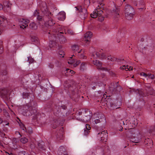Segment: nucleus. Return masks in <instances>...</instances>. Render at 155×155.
Returning a JSON list of instances; mask_svg holds the SVG:
<instances>
[{
    "label": "nucleus",
    "instance_id": "obj_1",
    "mask_svg": "<svg viewBox=\"0 0 155 155\" xmlns=\"http://www.w3.org/2000/svg\"><path fill=\"white\" fill-rule=\"evenodd\" d=\"M40 7L44 15L46 21V24L51 27L55 24V21L53 20V15L48 10L46 4L45 2H42L40 5Z\"/></svg>",
    "mask_w": 155,
    "mask_h": 155
},
{
    "label": "nucleus",
    "instance_id": "obj_2",
    "mask_svg": "<svg viewBox=\"0 0 155 155\" xmlns=\"http://www.w3.org/2000/svg\"><path fill=\"white\" fill-rule=\"evenodd\" d=\"M37 106V103L34 101L27 104L25 107V111L22 113L23 115L28 116L35 114L36 112Z\"/></svg>",
    "mask_w": 155,
    "mask_h": 155
},
{
    "label": "nucleus",
    "instance_id": "obj_3",
    "mask_svg": "<svg viewBox=\"0 0 155 155\" xmlns=\"http://www.w3.org/2000/svg\"><path fill=\"white\" fill-rule=\"evenodd\" d=\"M73 82L72 81L68 80L65 81L64 85L65 89H69V91H71L72 97L71 96V97L76 101L77 100L75 98L77 99L79 97L77 93L78 89L73 86Z\"/></svg>",
    "mask_w": 155,
    "mask_h": 155
},
{
    "label": "nucleus",
    "instance_id": "obj_4",
    "mask_svg": "<svg viewBox=\"0 0 155 155\" xmlns=\"http://www.w3.org/2000/svg\"><path fill=\"white\" fill-rule=\"evenodd\" d=\"M125 15L126 18L131 20L134 15L135 11L133 7L130 5H127L125 7Z\"/></svg>",
    "mask_w": 155,
    "mask_h": 155
},
{
    "label": "nucleus",
    "instance_id": "obj_5",
    "mask_svg": "<svg viewBox=\"0 0 155 155\" xmlns=\"http://www.w3.org/2000/svg\"><path fill=\"white\" fill-rule=\"evenodd\" d=\"M119 81L117 82H113L110 86L109 90L110 91L114 94H118L122 91V87L118 84Z\"/></svg>",
    "mask_w": 155,
    "mask_h": 155
},
{
    "label": "nucleus",
    "instance_id": "obj_6",
    "mask_svg": "<svg viewBox=\"0 0 155 155\" xmlns=\"http://www.w3.org/2000/svg\"><path fill=\"white\" fill-rule=\"evenodd\" d=\"M76 10L79 11V14H78L80 18L82 19H85L87 16V10L85 8H82L81 6L78 7H75Z\"/></svg>",
    "mask_w": 155,
    "mask_h": 155
},
{
    "label": "nucleus",
    "instance_id": "obj_7",
    "mask_svg": "<svg viewBox=\"0 0 155 155\" xmlns=\"http://www.w3.org/2000/svg\"><path fill=\"white\" fill-rule=\"evenodd\" d=\"M107 131H103L98 133L97 135L98 140L103 142L106 141L107 138Z\"/></svg>",
    "mask_w": 155,
    "mask_h": 155
},
{
    "label": "nucleus",
    "instance_id": "obj_8",
    "mask_svg": "<svg viewBox=\"0 0 155 155\" xmlns=\"http://www.w3.org/2000/svg\"><path fill=\"white\" fill-rule=\"evenodd\" d=\"M8 91L7 89L4 88L0 90V96L3 99H8Z\"/></svg>",
    "mask_w": 155,
    "mask_h": 155
},
{
    "label": "nucleus",
    "instance_id": "obj_9",
    "mask_svg": "<svg viewBox=\"0 0 155 155\" xmlns=\"http://www.w3.org/2000/svg\"><path fill=\"white\" fill-rule=\"evenodd\" d=\"M93 64L97 66V69L102 71H108V70L107 68L102 67V63L99 61L97 60H94L93 61Z\"/></svg>",
    "mask_w": 155,
    "mask_h": 155
},
{
    "label": "nucleus",
    "instance_id": "obj_10",
    "mask_svg": "<svg viewBox=\"0 0 155 155\" xmlns=\"http://www.w3.org/2000/svg\"><path fill=\"white\" fill-rule=\"evenodd\" d=\"M65 146H61L58 149L57 153L58 155H68Z\"/></svg>",
    "mask_w": 155,
    "mask_h": 155
},
{
    "label": "nucleus",
    "instance_id": "obj_11",
    "mask_svg": "<svg viewBox=\"0 0 155 155\" xmlns=\"http://www.w3.org/2000/svg\"><path fill=\"white\" fill-rule=\"evenodd\" d=\"M23 97L24 98L29 99L30 102H31L32 101H33V100L34 99V96L32 94L23 92Z\"/></svg>",
    "mask_w": 155,
    "mask_h": 155
},
{
    "label": "nucleus",
    "instance_id": "obj_12",
    "mask_svg": "<svg viewBox=\"0 0 155 155\" xmlns=\"http://www.w3.org/2000/svg\"><path fill=\"white\" fill-rule=\"evenodd\" d=\"M63 127H62L56 134V137L58 140H63Z\"/></svg>",
    "mask_w": 155,
    "mask_h": 155
},
{
    "label": "nucleus",
    "instance_id": "obj_13",
    "mask_svg": "<svg viewBox=\"0 0 155 155\" xmlns=\"http://www.w3.org/2000/svg\"><path fill=\"white\" fill-rule=\"evenodd\" d=\"M92 33L90 31L87 32L84 35V41L86 42H89L92 37Z\"/></svg>",
    "mask_w": 155,
    "mask_h": 155
},
{
    "label": "nucleus",
    "instance_id": "obj_14",
    "mask_svg": "<svg viewBox=\"0 0 155 155\" xmlns=\"http://www.w3.org/2000/svg\"><path fill=\"white\" fill-rule=\"evenodd\" d=\"M141 139V135L140 134L137 136L135 135L131 139V141L134 143H138L140 141Z\"/></svg>",
    "mask_w": 155,
    "mask_h": 155
},
{
    "label": "nucleus",
    "instance_id": "obj_15",
    "mask_svg": "<svg viewBox=\"0 0 155 155\" xmlns=\"http://www.w3.org/2000/svg\"><path fill=\"white\" fill-rule=\"evenodd\" d=\"M125 33V29L124 28H123L119 30L117 35L119 38H122L124 37Z\"/></svg>",
    "mask_w": 155,
    "mask_h": 155
},
{
    "label": "nucleus",
    "instance_id": "obj_16",
    "mask_svg": "<svg viewBox=\"0 0 155 155\" xmlns=\"http://www.w3.org/2000/svg\"><path fill=\"white\" fill-rule=\"evenodd\" d=\"M58 19L61 21H63L65 19V13L64 12H61L58 14Z\"/></svg>",
    "mask_w": 155,
    "mask_h": 155
},
{
    "label": "nucleus",
    "instance_id": "obj_17",
    "mask_svg": "<svg viewBox=\"0 0 155 155\" xmlns=\"http://www.w3.org/2000/svg\"><path fill=\"white\" fill-rule=\"evenodd\" d=\"M135 92L137 94H138L139 96L141 97H146L148 95V94L147 93H144L143 92L142 90L137 89L136 91H135Z\"/></svg>",
    "mask_w": 155,
    "mask_h": 155
},
{
    "label": "nucleus",
    "instance_id": "obj_18",
    "mask_svg": "<svg viewBox=\"0 0 155 155\" xmlns=\"http://www.w3.org/2000/svg\"><path fill=\"white\" fill-rule=\"evenodd\" d=\"M107 104L109 105V107H110V110L117 109L119 108L115 104H114L112 102H110L109 104L108 103Z\"/></svg>",
    "mask_w": 155,
    "mask_h": 155
},
{
    "label": "nucleus",
    "instance_id": "obj_19",
    "mask_svg": "<svg viewBox=\"0 0 155 155\" xmlns=\"http://www.w3.org/2000/svg\"><path fill=\"white\" fill-rule=\"evenodd\" d=\"M7 22V21L6 18L4 16L0 17V25L4 26V24Z\"/></svg>",
    "mask_w": 155,
    "mask_h": 155
},
{
    "label": "nucleus",
    "instance_id": "obj_20",
    "mask_svg": "<svg viewBox=\"0 0 155 155\" xmlns=\"http://www.w3.org/2000/svg\"><path fill=\"white\" fill-rule=\"evenodd\" d=\"M29 21V20L27 19H25L22 18L20 20V23H24L25 25H22V26H24V28H25L26 26H28V24Z\"/></svg>",
    "mask_w": 155,
    "mask_h": 155
},
{
    "label": "nucleus",
    "instance_id": "obj_21",
    "mask_svg": "<svg viewBox=\"0 0 155 155\" xmlns=\"http://www.w3.org/2000/svg\"><path fill=\"white\" fill-rule=\"evenodd\" d=\"M72 50L75 52H77L78 53H80L82 50L79 51V46L78 45H74L72 47Z\"/></svg>",
    "mask_w": 155,
    "mask_h": 155
},
{
    "label": "nucleus",
    "instance_id": "obj_22",
    "mask_svg": "<svg viewBox=\"0 0 155 155\" xmlns=\"http://www.w3.org/2000/svg\"><path fill=\"white\" fill-rule=\"evenodd\" d=\"M61 109V106H56V107L54 110V114H55L56 115L58 114L60 112Z\"/></svg>",
    "mask_w": 155,
    "mask_h": 155
},
{
    "label": "nucleus",
    "instance_id": "obj_23",
    "mask_svg": "<svg viewBox=\"0 0 155 155\" xmlns=\"http://www.w3.org/2000/svg\"><path fill=\"white\" fill-rule=\"evenodd\" d=\"M149 132L152 135L155 134V124L153 126H152L150 127L149 130Z\"/></svg>",
    "mask_w": 155,
    "mask_h": 155
},
{
    "label": "nucleus",
    "instance_id": "obj_24",
    "mask_svg": "<svg viewBox=\"0 0 155 155\" xmlns=\"http://www.w3.org/2000/svg\"><path fill=\"white\" fill-rule=\"evenodd\" d=\"M37 19L38 23L41 25L44 23V21L43 19H42V17L40 15L37 17Z\"/></svg>",
    "mask_w": 155,
    "mask_h": 155
},
{
    "label": "nucleus",
    "instance_id": "obj_25",
    "mask_svg": "<svg viewBox=\"0 0 155 155\" xmlns=\"http://www.w3.org/2000/svg\"><path fill=\"white\" fill-rule=\"evenodd\" d=\"M59 39L60 42L61 44H64L66 42L67 40L62 35H60L59 38Z\"/></svg>",
    "mask_w": 155,
    "mask_h": 155
},
{
    "label": "nucleus",
    "instance_id": "obj_26",
    "mask_svg": "<svg viewBox=\"0 0 155 155\" xmlns=\"http://www.w3.org/2000/svg\"><path fill=\"white\" fill-rule=\"evenodd\" d=\"M128 66H125V65L123 66L122 67H120V68L121 69L124 70V69L126 71H127L128 70L130 71L131 70H133V67L131 66H130L129 67V68H128L127 67Z\"/></svg>",
    "mask_w": 155,
    "mask_h": 155
},
{
    "label": "nucleus",
    "instance_id": "obj_27",
    "mask_svg": "<svg viewBox=\"0 0 155 155\" xmlns=\"http://www.w3.org/2000/svg\"><path fill=\"white\" fill-rule=\"evenodd\" d=\"M38 146L40 149L42 150H45L44 143L43 142L38 143Z\"/></svg>",
    "mask_w": 155,
    "mask_h": 155
},
{
    "label": "nucleus",
    "instance_id": "obj_28",
    "mask_svg": "<svg viewBox=\"0 0 155 155\" xmlns=\"http://www.w3.org/2000/svg\"><path fill=\"white\" fill-rule=\"evenodd\" d=\"M30 28L32 29L35 30L37 28V26L34 22H32L30 23L29 25Z\"/></svg>",
    "mask_w": 155,
    "mask_h": 155
},
{
    "label": "nucleus",
    "instance_id": "obj_29",
    "mask_svg": "<svg viewBox=\"0 0 155 155\" xmlns=\"http://www.w3.org/2000/svg\"><path fill=\"white\" fill-rule=\"evenodd\" d=\"M91 116L90 115H88L87 116H85L84 117V119L82 120V121L86 122L89 121L91 119Z\"/></svg>",
    "mask_w": 155,
    "mask_h": 155
},
{
    "label": "nucleus",
    "instance_id": "obj_30",
    "mask_svg": "<svg viewBox=\"0 0 155 155\" xmlns=\"http://www.w3.org/2000/svg\"><path fill=\"white\" fill-rule=\"evenodd\" d=\"M107 59L108 60H110V61H113V62H114V61H118V60L119 59H117V58L114 57H112L110 55L109 56H108L107 57Z\"/></svg>",
    "mask_w": 155,
    "mask_h": 155
},
{
    "label": "nucleus",
    "instance_id": "obj_31",
    "mask_svg": "<svg viewBox=\"0 0 155 155\" xmlns=\"http://www.w3.org/2000/svg\"><path fill=\"white\" fill-rule=\"evenodd\" d=\"M41 114L40 113H37L34 116L33 119L34 120L36 119L37 120H40L41 117Z\"/></svg>",
    "mask_w": 155,
    "mask_h": 155
},
{
    "label": "nucleus",
    "instance_id": "obj_32",
    "mask_svg": "<svg viewBox=\"0 0 155 155\" xmlns=\"http://www.w3.org/2000/svg\"><path fill=\"white\" fill-rule=\"evenodd\" d=\"M73 56H74V55H72V57H70L68 61V63L69 64H74L75 62V59H72V57Z\"/></svg>",
    "mask_w": 155,
    "mask_h": 155
},
{
    "label": "nucleus",
    "instance_id": "obj_33",
    "mask_svg": "<svg viewBox=\"0 0 155 155\" xmlns=\"http://www.w3.org/2000/svg\"><path fill=\"white\" fill-rule=\"evenodd\" d=\"M87 64L86 63L84 62H82L80 66V69L81 70L83 71L86 69Z\"/></svg>",
    "mask_w": 155,
    "mask_h": 155
},
{
    "label": "nucleus",
    "instance_id": "obj_34",
    "mask_svg": "<svg viewBox=\"0 0 155 155\" xmlns=\"http://www.w3.org/2000/svg\"><path fill=\"white\" fill-rule=\"evenodd\" d=\"M3 4L4 6H6L9 8L12 4L8 1H5L3 2Z\"/></svg>",
    "mask_w": 155,
    "mask_h": 155
},
{
    "label": "nucleus",
    "instance_id": "obj_35",
    "mask_svg": "<svg viewBox=\"0 0 155 155\" xmlns=\"http://www.w3.org/2000/svg\"><path fill=\"white\" fill-rule=\"evenodd\" d=\"M95 11L97 16L99 17L101 16L103 13L102 10H101V9H100L99 10L96 9Z\"/></svg>",
    "mask_w": 155,
    "mask_h": 155
},
{
    "label": "nucleus",
    "instance_id": "obj_36",
    "mask_svg": "<svg viewBox=\"0 0 155 155\" xmlns=\"http://www.w3.org/2000/svg\"><path fill=\"white\" fill-rule=\"evenodd\" d=\"M56 45L55 42L52 41H50L49 42V47L50 48H51L54 47Z\"/></svg>",
    "mask_w": 155,
    "mask_h": 155
},
{
    "label": "nucleus",
    "instance_id": "obj_37",
    "mask_svg": "<svg viewBox=\"0 0 155 155\" xmlns=\"http://www.w3.org/2000/svg\"><path fill=\"white\" fill-rule=\"evenodd\" d=\"M100 54L98 52H94L93 53V54H92V56L96 58H100Z\"/></svg>",
    "mask_w": 155,
    "mask_h": 155
},
{
    "label": "nucleus",
    "instance_id": "obj_38",
    "mask_svg": "<svg viewBox=\"0 0 155 155\" xmlns=\"http://www.w3.org/2000/svg\"><path fill=\"white\" fill-rule=\"evenodd\" d=\"M151 142L152 143V140L148 138L146 139L144 141L145 144H148L149 143H150Z\"/></svg>",
    "mask_w": 155,
    "mask_h": 155
},
{
    "label": "nucleus",
    "instance_id": "obj_39",
    "mask_svg": "<svg viewBox=\"0 0 155 155\" xmlns=\"http://www.w3.org/2000/svg\"><path fill=\"white\" fill-rule=\"evenodd\" d=\"M2 42V41L1 40H0V54H1L3 52Z\"/></svg>",
    "mask_w": 155,
    "mask_h": 155
},
{
    "label": "nucleus",
    "instance_id": "obj_40",
    "mask_svg": "<svg viewBox=\"0 0 155 155\" xmlns=\"http://www.w3.org/2000/svg\"><path fill=\"white\" fill-rule=\"evenodd\" d=\"M78 53V56L79 58L84 59L86 58V56L82 53Z\"/></svg>",
    "mask_w": 155,
    "mask_h": 155
},
{
    "label": "nucleus",
    "instance_id": "obj_41",
    "mask_svg": "<svg viewBox=\"0 0 155 155\" xmlns=\"http://www.w3.org/2000/svg\"><path fill=\"white\" fill-rule=\"evenodd\" d=\"M31 40L32 42L38 41V38L35 36H31Z\"/></svg>",
    "mask_w": 155,
    "mask_h": 155
},
{
    "label": "nucleus",
    "instance_id": "obj_42",
    "mask_svg": "<svg viewBox=\"0 0 155 155\" xmlns=\"http://www.w3.org/2000/svg\"><path fill=\"white\" fill-rule=\"evenodd\" d=\"M21 142L23 143H25L28 142V139L25 137L22 138L20 140Z\"/></svg>",
    "mask_w": 155,
    "mask_h": 155
},
{
    "label": "nucleus",
    "instance_id": "obj_43",
    "mask_svg": "<svg viewBox=\"0 0 155 155\" xmlns=\"http://www.w3.org/2000/svg\"><path fill=\"white\" fill-rule=\"evenodd\" d=\"M39 14L40 13L39 12V10H35L34 12V13L33 15L35 17H38V16L40 15Z\"/></svg>",
    "mask_w": 155,
    "mask_h": 155
},
{
    "label": "nucleus",
    "instance_id": "obj_44",
    "mask_svg": "<svg viewBox=\"0 0 155 155\" xmlns=\"http://www.w3.org/2000/svg\"><path fill=\"white\" fill-rule=\"evenodd\" d=\"M39 14L40 13L39 12V10H35L34 12V13L33 15L35 17H38V16L40 15Z\"/></svg>",
    "mask_w": 155,
    "mask_h": 155
},
{
    "label": "nucleus",
    "instance_id": "obj_45",
    "mask_svg": "<svg viewBox=\"0 0 155 155\" xmlns=\"http://www.w3.org/2000/svg\"><path fill=\"white\" fill-rule=\"evenodd\" d=\"M91 18H96L98 16L96 12L95 11V12H94L93 14H91Z\"/></svg>",
    "mask_w": 155,
    "mask_h": 155
},
{
    "label": "nucleus",
    "instance_id": "obj_46",
    "mask_svg": "<svg viewBox=\"0 0 155 155\" xmlns=\"http://www.w3.org/2000/svg\"><path fill=\"white\" fill-rule=\"evenodd\" d=\"M149 78H150L152 79H153L154 78V76L153 74H147V76Z\"/></svg>",
    "mask_w": 155,
    "mask_h": 155
},
{
    "label": "nucleus",
    "instance_id": "obj_47",
    "mask_svg": "<svg viewBox=\"0 0 155 155\" xmlns=\"http://www.w3.org/2000/svg\"><path fill=\"white\" fill-rule=\"evenodd\" d=\"M19 125L21 128L23 130H26V128L25 127V125L22 123L20 124Z\"/></svg>",
    "mask_w": 155,
    "mask_h": 155
},
{
    "label": "nucleus",
    "instance_id": "obj_48",
    "mask_svg": "<svg viewBox=\"0 0 155 155\" xmlns=\"http://www.w3.org/2000/svg\"><path fill=\"white\" fill-rule=\"evenodd\" d=\"M18 155H29V154L26 153L24 151H21L19 152Z\"/></svg>",
    "mask_w": 155,
    "mask_h": 155
},
{
    "label": "nucleus",
    "instance_id": "obj_49",
    "mask_svg": "<svg viewBox=\"0 0 155 155\" xmlns=\"http://www.w3.org/2000/svg\"><path fill=\"white\" fill-rule=\"evenodd\" d=\"M68 33L70 35H73L74 34V33L73 31L71 29H69L68 30Z\"/></svg>",
    "mask_w": 155,
    "mask_h": 155
},
{
    "label": "nucleus",
    "instance_id": "obj_50",
    "mask_svg": "<svg viewBox=\"0 0 155 155\" xmlns=\"http://www.w3.org/2000/svg\"><path fill=\"white\" fill-rule=\"evenodd\" d=\"M107 69L108 70L107 71L109 72L110 75L112 76H115V74L114 72L112 71H110V70L109 69H108L107 68Z\"/></svg>",
    "mask_w": 155,
    "mask_h": 155
},
{
    "label": "nucleus",
    "instance_id": "obj_51",
    "mask_svg": "<svg viewBox=\"0 0 155 155\" xmlns=\"http://www.w3.org/2000/svg\"><path fill=\"white\" fill-rule=\"evenodd\" d=\"M90 132V131L87 130L86 129H84V134L85 136H87Z\"/></svg>",
    "mask_w": 155,
    "mask_h": 155
},
{
    "label": "nucleus",
    "instance_id": "obj_52",
    "mask_svg": "<svg viewBox=\"0 0 155 155\" xmlns=\"http://www.w3.org/2000/svg\"><path fill=\"white\" fill-rule=\"evenodd\" d=\"M106 58V56L104 53H102L100 54V58L103 59Z\"/></svg>",
    "mask_w": 155,
    "mask_h": 155
},
{
    "label": "nucleus",
    "instance_id": "obj_53",
    "mask_svg": "<svg viewBox=\"0 0 155 155\" xmlns=\"http://www.w3.org/2000/svg\"><path fill=\"white\" fill-rule=\"evenodd\" d=\"M91 127H90V126L88 124H86V125L85 128H84L85 129H86L87 130L89 131L91 129Z\"/></svg>",
    "mask_w": 155,
    "mask_h": 155
},
{
    "label": "nucleus",
    "instance_id": "obj_54",
    "mask_svg": "<svg viewBox=\"0 0 155 155\" xmlns=\"http://www.w3.org/2000/svg\"><path fill=\"white\" fill-rule=\"evenodd\" d=\"M80 63V61L79 60L77 61L76 63L74 64V67H76Z\"/></svg>",
    "mask_w": 155,
    "mask_h": 155
},
{
    "label": "nucleus",
    "instance_id": "obj_55",
    "mask_svg": "<svg viewBox=\"0 0 155 155\" xmlns=\"http://www.w3.org/2000/svg\"><path fill=\"white\" fill-rule=\"evenodd\" d=\"M140 74L141 76H143L146 78L147 76V74L143 72L141 73Z\"/></svg>",
    "mask_w": 155,
    "mask_h": 155
},
{
    "label": "nucleus",
    "instance_id": "obj_56",
    "mask_svg": "<svg viewBox=\"0 0 155 155\" xmlns=\"http://www.w3.org/2000/svg\"><path fill=\"white\" fill-rule=\"evenodd\" d=\"M104 17H101V16L98 17V20L99 21L102 22L104 20Z\"/></svg>",
    "mask_w": 155,
    "mask_h": 155
},
{
    "label": "nucleus",
    "instance_id": "obj_57",
    "mask_svg": "<svg viewBox=\"0 0 155 155\" xmlns=\"http://www.w3.org/2000/svg\"><path fill=\"white\" fill-rule=\"evenodd\" d=\"M103 5H102V4H100V6L98 5L96 9L99 10V9H100V8H102Z\"/></svg>",
    "mask_w": 155,
    "mask_h": 155
},
{
    "label": "nucleus",
    "instance_id": "obj_58",
    "mask_svg": "<svg viewBox=\"0 0 155 155\" xmlns=\"http://www.w3.org/2000/svg\"><path fill=\"white\" fill-rule=\"evenodd\" d=\"M90 153V155H95V151L94 150H91Z\"/></svg>",
    "mask_w": 155,
    "mask_h": 155
},
{
    "label": "nucleus",
    "instance_id": "obj_59",
    "mask_svg": "<svg viewBox=\"0 0 155 155\" xmlns=\"http://www.w3.org/2000/svg\"><path fill=\"white\" fill-rule=\"evenodd\" d=\"M64 54L63 52H60L59 53L58 56L60 57H64V55H63Z\"/></svg>",
    "mask_w": 155,
    "mask_h": 155
},
{
    "label": "nucleus",
    "instance_id": "obj_60",
    "mask_svg": "<svg viewBox=\"0 0 155 155\" xmlns=\"http://www.w3.org/2000/svg\"><path fill=\"white\" fill-rule=\"evenodd\" d=\"M101 121H102V120H101V121H100V119H96L94 120V122L96 124H97L100 122Z\"/></svg>",
    "mask_w": 155,
    "mask_h": 155
},
{
    "label": "nucleus",
    "instance_id": "obj_61",
    "mask_svg": "<svg viewBox=\"0 0 155 155\" xmlns=\"http://www.w3.org/2000/svg\"><path fill=\"white\" fill-rule=\"evenodd\" d=\"M69 70H71L70 69L68 68H67L66 69V70L64 71V73L65 74H66V72L67 73H70V71H69Z\"/></svg>",
    "mask_w": 155,
    "mask_h": 155
},
{
    "label": "nucleus",
    "instance_id": "obj_62",
    "mask_svg": "<svg viewBox=\"0 0 155 155\" xmlns=\"http://www.w3.org/2000/svg\"><path fill=\"white\" fill-rule=\"evenodd\" d=\"M7 71L6 70H4L3 72H2V74L3 75H5L7 74Z\"/></svg>",
    "mask_w": 155,
    "mask_h": 155
},
{
    "label": "nucleus",
    "instance_id": "obj_63",
    "mask_svg": "<svg viewBox=\"0 0 155 155\" xmlns=\"http://www.w3.org/2000/svg\"><path fill=\"white\" fill-rule=\"evenodd\" d=\"M119 11V10H117V11H115V12H115L116 13V15H115V16L117 18L119 16V13H117Z\"/></svg>",
    "mask_w": 155,
    "mask_h": 155
},
{
    "label": "nucleus",
    "instance_id": "obj_64",
    "mask_svg": "<svg viewBox=\"0 0 155 155\" xmlns=\"http://www.w3.org/2000/svg\"><path fill=\"white\" fill-rule=\"evenodd\" d=\"M62 108L64 110H65L67 108V107L65 106V105H62V106H61V108Z\"/></svg>",
    "mask_w": 155,
    "mask_h": 155
}]
</instances>
